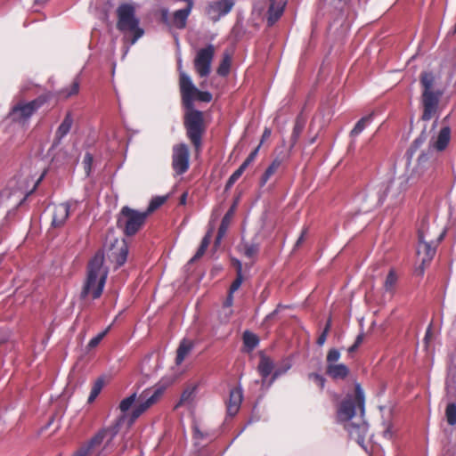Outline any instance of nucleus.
Segmentation results:
<instances>
[{"mask_svg": "<svg viewBox=\"0 0 456 456\" xmlns=\"http://www.w3.org/2000/svg\"><path fill=\"white\" fill-rule=\"evenodd\" d=\"M232 304H233V294H231L229 292L226 299L224 300V302L223 304V306H224V307H231L232 308Z\"/></svg>", "mask_w": 456, "mask_h": 456, "instance_id": "51", "label": "nucleus"}, {"mask_svg": "<svg viewBox=\"0 0 456 456\" xmlns=\"http://www.w3.org/2000/svg\"><path fill=\"white\" fill-rule=\"evenodd\" d=\"M93 161V155L90 152H86L83 159V166L86 175H89L91 173Z\"/></svg>", "mask_w": 456, "mask_h": 456, "instance_id": "44", "label": "nucleus"}, {"mask_svg": "<svg viewBox=\"0 0 456 456\" xmlns=\"http://www.w3.org/2000/svg\"><path fill=\"white\" fill-rule=\"evenodd\" d=\"M73 121L72 114L68 112L56 130L54 144L60 143L61 141L70 132Z\"/></svg>", "mask_w": 456, "mask_h": 456, "instance_id": "22", "label": "nucleus"}, {"mask_svg": "<svg viewBox=\"0 0 456 456\" xmlns=\"http://www.w3.org/2000/svg\"><path fill=\"white\" fill-rule=\"evenodd\" d=\"M232 314H233L232 308L222 306V309L219 314V317L222 322H226L229 321V319L231 318Z\"/></svg>", "mask_w": 456, "mask_h": 456, "instance_id": "46", "label": "nucleus"}, {"mask_svg": "<svg viewBox=\"0 0 456 456\" xmlns=\"http://www.w3.org/2000/svg\"><path fill=\"white\" fill-rule=\"evenodd\" d=\"M419 245L417 248V255L420 257L421 265L425 266L429 264L434 257L436 250V243L428 242L425 240L424 233L421 230H419Z\"/></svg>", "mask_w": 456, "mask_h": 456, "instance_id": "17", "label": "nucleus"}, {"mask_svg": "<svg viewBox=\"0 0 456 456\" xmlns=\"http://www.w3.org/2000/svg\"><path fill=\"white\" fill-rule=\"evenodd\" d=\"M306 233H307V228L303 229L301 235L299 236V238L297 239V240L296 242V247H298L304 241V239H305V236Z\"/></svg>", "mask_w": 456, "mask_h": 456, "instance_id": "53", "label": "nucleus"}, {"mask_svg": "<svg viewBox=\"0 0 456 456\" xmlns=\"http://www.w3.org/2000/svg\"><path fill=\"white\" fill-rule=\"evenodd\" d=\"M262 296L265 298L267 297V292H265V290L262 291Z\"/></svg>", "mask_w": 456, "mask_h": 456, "instance_id": "62", "label": "nucleus"}, {"mask_svg": "<svg viewBox=\"0 0 456 456\" xmlns=\"http://www.w3.org/2000/svg\"><path fill=\"white\" fill-rule=\"evenodd\" d=\"M357 349H358V346H357L356 345L353 344V345H352V346L347 349V351H348V353H349V354H352V353H354V351H356Z\"/></svg>", "mask_w": 456, "mask_h": 456, "instance_id": "61", "label": "nucleus"}, {"mask_svg": "<svg viewBox=\"0 0 456 456\" xmlns=\"http://www.w3.org/2000/svg\"><path fill=\"white\" fill-rule=\"evenodd\" d=\"M43 177H44V174H43V175H42L37 179V183H35V185H34V188H33V189H32L28 193H27V195L23 198V200H26V198L28 197V195L29 193H31V192L35 190V188L37 187V184L42 181Z\"/></svg>", "mask_w": 456, "mask_h": 456, "instance_id": "56", "label": "nucleus"}, {"mask_svg": "<svg viewBox=\"0 0 456 456\" xmlns=\"http://www.w3.org/2000/svg\"><path fill=\"white\" fill-rule=\"evenodd\" d=\"M445 417L450 426L456 425V403H450L445 408Z\"/></svg>", "mask_w": 456, "mask_h": 456, "instance_id": "32", "label": "nucleus"}, {"mask_svg": "<svg viewBox=\"0 0 456 456\" xmlns=\"http://www.w3.org/2000/svg\"><path fill=\"white\" fill-rule=\"evenodd\" d=\"M340 358V351L335 347L330 348L327 352L325 374L333 380H345L350 374L348 366L338 362Z\"/></svg>", "mask_w": 456, "mask_h": 456, "instance_id": "8", "label": "nucleus"}, {"mask_svg": "<svg viewBox=\"0 0 456 456\" xmlns=\"http://www.w3.org/2000/svg\"><path fill=\"white\" fill-rule=\"evenodd\" d=\"M256 156V149L253 150L246 160L240 166V167L230 176L226 183V189L231 188L236 181L242 175L248 165L253 161Z\"/></svg>", "mask_w": 456, "mask_h": 456, "instance_id": "23", "label": "nucleus"}, {"mask_svg": "<svg viewBox=\"0 0 456 456\" xmlns=\"http://www.w3.org/2000/svg\"><path fill=\"white\" fill-rule=\"evenodd\" d=\"M234 0H217L211 2L206 7V14L214 22L228 14L234 6Z\"/></svg>", "mask_w": 456, "mask_h": 456, "instance_id": "16", "label": "nucleus"}, {"mask_svg": "<svg viewBox=\"0 0 456 456\" xmlns=\"http://www.w3.org/2000/svg\"><path fill=\"white\" fill-rule=\"evenodd\" d=\"M214 54L215 47L213 45H208L205 48H201L197 52L194 60V67L197 73L201 77L209 75Z\"/></svg>", "mask_w": 456, "mask_h": 456, "instance_id": "11", "label": "nucleus"}, {"mask_svg": "<svg viewBox=\"0 0 456 456\" xmlns=\"http://www.w3.org/2000/svg\"><path fill=\"white\" fill-rule=\"evenodd\" d=\"M164 393L163 387H157L154 389H147L140 395L139 403L133 411L132 419L138 418L151 406L155 404L162 396Z\"/></svg>", "mask_w": 456, "mask_h": 456, "instance_id": "12", "label": "nucleus"}, {"mask_svg": "<svg viewBox=\"0 0 456 456\" xmlns=\"http://www.w3.org/2000/svg\"><path fill=\"white\" fill-rule=\"evenodd\" d=\"M194 344L191 340L183 339L176 352L175 362L177 365L181 364L185 357L191 352Z\"/></svg>", "mask_w": 456, "mask_h": 456, "instance_id": "25", "label": "nucleus"}, {"mask_svg": "<svg viewBox=\"0 0 456 456\" xmlns=\"http://www.w3.org/2000/svg\"><path fill=\"white\" fill-rule=\"evenodd\" d=\"M276 315V311H273V313H271L270 314H268L265 321L263 322L262 323V326H265L271 319H273L274 316Z\"/></svg>", "mask_w": 456, "mask_h": 456, "instance_id": "55", "label": "nucleus"}, {"mask_svg": "<svg viewBox=\"0 0 456 456\" xmlns=\"http://www.w3.org/2000/svg\"><path fill=\"white\" fill-rule=\"evenodd\" d=\"M209 242H210V235L207 234L202 239L200 248H198L196 254L191 259L190 262H194V261L198 260L199 258H200L205 254V252L209 245Z\"/></svg>", "mask_w": 456, "mask_h": 456, "instance_id": "33", "label": "nucleus"}, {"mask_svg": "<svg viewBox=\"0 0 456 456\" xmlns=\"http://www.w3.org/2000/svg\"><path fill=\"white\" fill-rule=\"evenodd\" d=\"M42 101L36 99L30 102H18L13 104L10 112V118L22 126L26 125L33 114L42 106Z\"/></svg>", "mask_w": 456, "mask_h": 456, "instance_id": "9", "label": "nucleus"}, {"mask_svg": "<svg viewBox=\"0 0 456 456\" xmlns=\"http://www.w3.org/2000/svg\"><path fill=\"white\" fill-rule=\"evenodd\" d=\"M243 347L242 351L247 354H251L255 347L256 346V336L248 331L246 330L243 333Z\"/></svg>", "mask_w": 456, "mask_h": 456, "instance_id": "27", "label": "nucleus"}, {"mask_svg": "<svg viewBox=\"0 0 456 456\" xmlns=\"http://www.w3.org/2000/svg\"><path fill=\"white\" fill-rule=\"evenodd\" d=\"M165 200L166 199L164 197H157V198L151 200V201L150 202V205L148 207V209L144 212L147 213V216H148L150 213L153 212L158 208H159L165 202Z\"/></svg>", "mask_w": 456, "mask_h": 456, "instance_id": "43", "label": "nucleus"}, {"mask_svg": "<svg viewBox=\"0 0 456 456\" xmlns=\"http://www.w3.org/2000/svg\"><path fill=\"white\" fill-rule=\"evenodd\" d=\"M193 431H194V439L197 442H200V440H203L204 438H206L208 436V433H205V432L200 430V428L197 426H195L193 428Z\"/></svg>", "mask_w": 456, "mask_h": 456, "instance_id": "47", "label": "nucleus"}, {"mask_svg": "<svg viewBox=\"0 0 456 456\" xmlns=\"http://www.w3.org/2000/svg\"><path fill=\"white\" fill-rule=\"evenodd\" d=\"M102 387H103V380L102 379H97L94 382V384L91 389V392H90V395L88 397L89 403H92L96 399V397L101 393Z\"/></svg>", "mask_w": 456, "mask_h": 456, "instance_id": "34", "label": "nucleus"}, {"mask_svg": "<svg viewBox=\"0 0 456 456\" xmlns=\"http://www.w3.org/2000/svg\"><path fill=\"white\" fill-rule=\"evenodd\" d=\"M231 62H232L231 54L228 52H225L224 53L223 60L217 69V73L223 77L227 76L230 71Z\"/></svg>", "mask_w": 456, "mask_h": 456, "instance_id": "29", "label": "nucleus"}, {"mask_svg": "<svg viewBox=\"0 0 456 456\" xmlns=\"http://www.w3.org/2000/svg\"><path fill=\"white\" fill-rule=\"evenodd\" d=\"M79 85L77 82H74L71 86L70 91L67 93V96H71L78 93Z\"/></svg>", "mask_w": 456, "mask_h": 456, "instance_id": "52", "label": "nucleus"}, {"mask_svg": "<svg viewBox=\"0 0 456 456\" xmlns=\"http://www.w3.org/2000/svg\"><path fill=\"white\" fill-rule=\"evenodd\" d=\"M362 339H363V336L362 334H360L356 337V339L354 341V345H356L358 347L360 346V345L362 344Z\"/></svg>", "mask_w": 456, "mask_h": 456, "instance_id": "57", "label": "nucleus"}, {"mask_svg": "<svg viewBox=\"0 0 456 456\" xmlns=\"http://www.w3.org/2000/svg\"><path fill=\"white\" fill-rule=\"evenodd\" d=\"M307 378L310 381H313L320 390H323L326 384V379L322 375L316 372H311L307 375Z\"/></svg>", "mask_w": 456, "mask_h": 456, "instance_id": "36", "label": "nucleus"}, {"mask_svg": "<svg viewBox=\"0 0 456 456\" xmlns=\"http://www.w3.org/2000/svg\"><path fill=\"white\" fill-rule=\"evenodd\" d=\"M187 192H184L182 194L181 198H180V204L181 205H185L186 204V201H187Z\"/></svg>", "mask_w": 456, "mask_h": 456, "instance_id": "58", "label": "nucleus"}, {"mask_svg": "<svg viewBox=\"0 0 456 456\" xmlns=\"http://www.w3.org/2000/svg\"><path fill=\"white\" fill-rule=\"evenodd\" d=\"M451 139V129L449 126L443 127L437 136L436 141L434 143V147L442 151L445 150Z\"/></svg>", "mask_w": 456, "mask_h": 456, "instance_id": "26", "label": "nucleus"}, {"mask_svg": "<svg viewBox=\"0 0 456 456\" xmlns=\"http://www.w3.org/2000/svg\"><path fill=\"white\" fill-rule=\"evenodd\" d=\"M365 397L359 383L354 385V395H347L337 410L338 422L344 423L345 429L351 439L363 446L369 431V425L364 419Z\"/></svg>", "mask_w": 456, "mask_h": 456, "instance_id": "1", "label": "nucleus"}, {"mask_svg": "<svg viewBox=\"0 0 456 456\" xmlns=\"http://www.w3.org/2000/svg\"><path fill=\"white\" fill-rule=\"evenodd\" d=\"M118 28L123 33L132 34L131 45L142 37L144 30L139 27V20L135 17V10L132 4H123L117 10Z\"/></svg>", "mask_w": 456, "mask_h": 456, "instance_id": "4", "label": "nucleus"}, {"mask_svg": "<svg viewBox=\"0 0 456 456\" xmlns=\"http://www.w3.org/2000/svg\"><path fill=\"white\" fill-rule=\"evenodd\" d=\"M104 254L98 251L88 264L87 278L81 291V297H100L104 289L109 269L104 265Z\"/></svg>", "mask_w": 456, "mask_h": 456, "instance_id": "2", "label": "nucleus"}, {"mask_svg": "<svg viewBox=\"0 0 456 456\" xmlns=\"http://www.w3.org/2000/svg\"><path fill=\"white\" fill-rule=\"evenodd\" d=\"M70 208V202H64L55 206L53 214L52 226L58 228L64 225L69 216Z\"/></svg>", "mask_w": 456, "mask_h": 456, "instance_id": "19", "label": "nucleus"}, {"mask_svg": "<svg viewBox=\"0 0 456 456\" xmlns=\"http://www.w3.org/2000/svg\"><path fill=\"white\" fill-rule=\"evenodd\" d=\"M234 265H235L236 270H237V278L233 281V282L232 283V285L230 287L229 292L231 294H233L236 290L239 289V288L240 287V285L242 283V280H243L242 268H241L240 262L238 260H235Z\"/></svg>", "mask_w": 456, "mask_h": 456, "instance_id": "30", "label": "nucleus"}, {"mask_svg": "<svg viewBox=\"0 0 456 456\" xmlns=\"http://www.w3.org/2000/svg\"><path fill=\"white\" fill-rule=\"evenodd\" d=\"M328 335H329V333L327 332V330H322V333L320 334V336L318 337L317 340H316V344L319 346H322L325 344L326 340H327Z\"/></svg>", "mask_w": 456, "mask_h": 456, "instance_id": "49", "label": "nucleus"}, {"mask_svg": "<svg viewBox=\"0 0 456 456\" xmlns=\"http://www.w3.org/2000/svg\"><path fill=\"white\" fill-rule=\"evenodd\" d=\"M330 328H331V319L329 318L324 328H323V330H327V332L329 333L330 330Z\"/></svg>", "mask_w": 456, "mask_h": 456, "instance_id": "59", "label": "nucleus"}, {"mask_svg": "<svg viewBox=\"0 0 456 456\" xmlns=\"http://www.w3.org/2000/svg\"><path fill=\"white\" fill-rule=\"evenodd\" d=\"M242 398L241 388L236 387L230 390L229 400L227 402V413L229 416L232 417L238 413Z\"/></svg>", "mask_w": 456, "mask_h": 456, "instance_id": "21", "label": "nucleus"}, {"mask_svg": "<svg viewBox=\"0 0 456 456\" xmlns=\"http://www.w3.org/2000/svg\"><path fill=\"white\" fill-rule=\"evenodd\" d=\"M240 250L244 252L245 256L251 258L256 253V248L255 244H248V242H243L240 245Z\"/></svg>", "mask_w": 456, "mask_h": 456, "instance_id": "42", "label": "nucleus"}, {"mask_svg": "<svg viewBox=\"0 0 456 456\" xmlns=\"http://www.w3.org/2000/svg\"><path fill=\"white\" fill-rule=\"evenodd\" d=\"M304 126H305L304 121L301 120L300 118H297L296 119V122H295V125L293 127V131H292V134H291V141L293 142V143H296V142L299 138L301 133L304 130Z\"/></svg>", "mask_w": 456, "mask_h": 456, "instance_id": "35", "label": "nucleus"}, {"mask_svg": "<svg viewBox=\"0 0 456 456\" xmlns=\"http://www.w3.org/2000/svg\"><path fill=\"white\" fill-rule=\"evenodd\" d=\"M190 152L186 144L173 147L172 167L177 175H183L189 168Z\"/></svg>", "mask_w": 456, "mask_h": 456, "instance_id": "13", "label": "nucleus"}, {"mask_svg": "<svg viewBox=\"0 0 456 456\" xmlns=\"http://www.w3.org/2000/svg\"><path fill=\"white\" fill-rule=\"evenodd\" d=\"M372 119V114L362 117L360 120L357 121L354 127L351 131V136H357L360 134L364 128L366 127L367 124H369Z\"/></svg>", "mask_w": 456, "mask_h": 456, "instance_id": "31", "label": "nucleus"}, {"mask_svg": "<svg viewBox=\"0 0 456 456\" xmlns=\"http://www.w3.org/2000/svg\"><path fill=\"white\" fill-rule=\"evenodd\" d=\"M136 394H133L130 396L123 399L120 402L119 408L122 412L127 411L135 402Z\"/></svg>", "mask_w": 456, "mask_h": 456, "instance_id": "39", "label": "nucleus"}, {"mask_svg": "<svg viewBox=\"0 0 456 456\" xmlns=\"http://www.w3.org/2000/svg\"><path fill=\"white\" fill-rule=\"evenodd\" d=\"M262 296L265 298L267 297V292H265V290L262 291Z\"/></svg>", "mask_w": 456, "mask_h": 456, "instance_id": "63", "label": "nucleus"}, {"mask_svg": "<svg viewBox=\"0 0 456 456\" xmlns=\"http://www.w3.org/2000/svg\"><path fill=\"white\" fill-rule=\"evenodd\" d=\"M233 212H234L233 208H231L227 211V213L224 215V216L223 217L221 224L218 229L217 236L216 238V241H215L216 245H218L221 242L223 237L225 235V233L228 230V227L230 225L231 220L232 218Z\"/></svg>", "mask_w": 456, "mask_h": 456, "instance_id": "24", "label": "nucleus"}, {"mask_svg": "<svg viewBox=\"0 0 456 456\" xmlns=\"http://www.w3.org/2000/svg\"><path fill=\"white\" fill-rule=\"evenodd\" d=\"M192 7H185L183 9L177 10L174 12L173 16H169V11L166 8L161 10V20L169 27L175 28H184L186 26L187 19L191 14Z\"/></svg>", "mask_w": 456, "mask_h": 456, "instance_id": "15", "label": "nucleus"}, {"mask_svg": "<svg viewBox=\"0 0 456 456\" xmlns=\"http://www.w3.org/2000/svg\"><path fill=\"white\" fill-rule=\"evenodd\" d=\"M271 134H272V130L270 128L265 129V131L262 134L260 142L258 143V150L260 149L261 145L264 144L265 142V141L271 136Z\"/></svg>", "mask_w": 456, "mask_h": 456, "instance_id": "50", "label": "nucleus"}, {"mask_svg": "<svg viewBox=\"0 0 456 456\" xmlns=\"http://www.w3.org/2000/svg\"><path fill=\"white\" fill-rule=\"evenodd\" d=\"M428 159V157L426 154H421L418 159V162H419V164H420L422 162H426Z\"/></svg>", "mask_w": 456, "mask_h": 456, "instance_id": "60", "label": "nucleus"}, {"mask_svg": "<svg viewBox=\"0 0 456 456\" xmlns=\"http://www.w3.org/2000/svg\"><path fill=\"white\" fill-rule=\"evenodd\" d=\"M125 416L120 417L115 425L109 428L99 431L86 444L83 445L73 456H100V446L108 436L110 443L118 433L119 428L124 421Z\"/></svg>", "mask_w": 456, "mask_h": 456, "instance_id": "5", "label": "nucleus"}, {"mask_svg": "<svg viewBox=\"0 0 456 456\" xmlns=\"http://www.w3.org/2000/svg\"><path fill=\"white\" fill-rule=\"evenodd\" d=\"M184 125L187 129V135L195 146L199 149L201 145V136L204 131L202 112L191 109H187L184 116Z\"/></svg>", "mask_w": 456, "mask_h": 456, "instance_id": "7", "label": "nucleus"}, {"mask_svg": "<svg viewBox=\"0 0 456 456\" xmlns=\"http://www.w3.org/2000/svg\"><path fill=\"white\" fill-rule=\"evenodd\" d=\"M395 181H389L387 184H382L379 186L377 191H370L366 197L369 198L370 196L376 195L375 200L369 207L368 210L370 208H374L379 207L383 204L387 195L391 192V191L395 187Z\"/></svg>", "mask_w": 456, "mask_h": 456, "instance_id": "20", "label": "nucleus"}, {"mask_svg": "<svg viewBox=\"0 0 456 456\" xmlns=\"http://www.w3.org/2000/svg\"><path fill=\"white\" fill-rule=\"evenodd\" d=\"M281 161L279 159H275L271 163V165L267 167V169L265 170V172L264 173V175L261 177V185H264L267 183L269 178L277 172V170L281 167Z\"/></svg>", "mask_w": 456, "mask_h": 456, "instance_id": "28", "label": "nucleus"}, {"mask_svg": "<svg viewBox=\"0 0 456 456\" xmlns=\"http://www.w3.org/2000/svg\"><path fill=\"white\" fill-rule=\"evenodd\" d=\"M196 389V386L186 388L181 395L180 403H190L195 395Z\"/></svg>", "mask_w": 456, "mask_h": 456, "instance_id": "38", "label": "nucleus"}, {"mask_svg": "<svg viewBox=\"0 0 456 456\" xmlns=\"http://www.w3.org/2000/svg\"><path fill=\"white\" fill-rule=\"evenodd\" d=\"M268 9L266 12L267 26H273L282 16L287 2L284 0H267Z\"/></svg>", "mask_w": 456, "mask_h": 456, "instance_id": "18", "label": "nucleus"}, {"mask_svg": "<svg viewBox=\"0 0 456 456\" xmlns=\"http://www.w3.org/2000/svg\"><path fill=\"white\" fill-rule=\"evenodd\" d=\"M178 69L180 72V89L183 103L186 109L193 107V99L199 90L196 88L189 75L182 70V61H178Z\"/></svg>", "mask_w": 456, "mask_h": 456, "instance_id": "10", "label": "nucleus"}, {"mask_svg": "<svg viewBox=\"0 0 456 456\" xmlns=\"http://www.w3.org/2000/svg\"><path fill=\"white\" fill-rule=\"evenodd\" d=\"M127 254H128V249L126 246H123L122 248H120V249L116 256V259H115L117 267H119L126 263V258H127Z\"/></svg>", "mask_w": 456, "mask_h": 456, "instance_id": "41", "label": "nucleus"}, {"mask_svg": "<svg viewBox=\"0 0 456 456\" xmlns=\"http://www.w3.org/2000/svg\"><path fill=\"white\" fill-rule=\"evenodd\" d=\"M110 330V327L107 328L104 331L99 333L97 336L94 337L90 339L88 343V347L94 348L99 345V343L102 340V338L106 336Z\"/></svg>", "mask_w": 456, "mask_h": 456, "instance_id": "45", "label": "nucleus"}, {"mask_svg": "<svg viewBox=\"0 0 456 456\" xmlns=\"http://www.w3.org/2000/svg\"><path fill=\"white\" fill-rule=\"evenodd\" d=\"M147 213L123 207L118 219V225L123 229L127 236L135 234L143 225Z\"/></svg>", "mask_w": 456, "mask_h": 456, "instance_id": "6", "label": "nucleus"}, {"mask_svg": "<svg viewBox=\"0 0 456 456\" xmlns=\"http://www.w3.org/2000/svg\"><path fill=\"white\" fill-rule=\"evenodd\" d=\"M453 32H454V33L456 32V22H455V25H454Z\"/></svg>", "mask_w": 456, "mask_h": 456, "instance_id": "64", "label": "nucleus"}, {"mask_svg": "<svg viewBox=\"0 0 456 456\" xmlns=\"http://www.w3.org/2000/svg\"><path fill=\"white\" fill-rule=\"evenodd\" d=\"M397 281V276L395 273L394 270H390L387 278H386V281H385V289L387 290H392L395 285Z\"/></svg>", "mask_w": 456, "mask_h": 456, "instance_id": "40", "label": "nucleus"}, {"mask_svg": "<svg viewBox=\"0 0 456 456\" xmlns=\"http://www.w3.org/2000/svg\"><path fill=\"white\" fill-rule=\"evenodd\" d=\"M421 86L422 119L430 120L436 114L444 89L437 86L436 77L431 71H422L419 75Z\"/></svg>", "mask_w": 456, "mask_h": 456, "instance_id": "3", "label": "nucleus"}, {"mask_svg": "<svg viewBox=\"0 0 456 456\" xmlns=\"http://www.w3.org/2000/svg\"><path fill=\"white\" fill-rule=\"evenodd\" d=\"M196 96H198V98L200 101L205 102H208L212 100V94L208 92L199 91V93L196 94Z\"/></svg>", "mask_w": 456, "mask_h": 456, "instance_id": "48", "label": "nucleus"}, {"mask_svg": "<svg viewBox=\"0 0 456 456\" xmlns=\"http://www.w3.org/2000/svg\"><path fill=\"white\" fill-rule=\"evenodd\" d=\"M262 219L264 223L263 229L265 230V236H266L274 229L275 222L274 219L267 214H264Z\"/></svg>", "mask_w": 456, "mask_h": 456, "instance_id": "37", "label": "nucleus"}, {"mask_svg": "<svg viewBox=\"0 0 456 456\" xmlns=\"http://www.w3.org/2000/svg\"><path fill=\"white\" fill-rule=\"evenodd\" d=\"M424 141H425V137H423V136H419V137H418V138H416V139L414 140V142H413V146H414L415 148H418L419 145H421V144L424 142Z\"/></svg>", "mask_w": 456, "mask_h": 456, "instance_id": "54", "label": "nucleus"}, {"mask_svg": "<svg viewBox=\"0 0 456 456\" xmlns=\"http://www.w3.org/2000/svg\"><path fill=\"white\" fill-rule=\"evenodd\" d=\"M258 371L262 377L263 388H268L280 375L285 372V370H273V362L265 355L261 356Z\"/></svg>", "mask_w": 456, "mask_h": 456, "instance_id": "14", "label": "nucleus"}]
</instances>
